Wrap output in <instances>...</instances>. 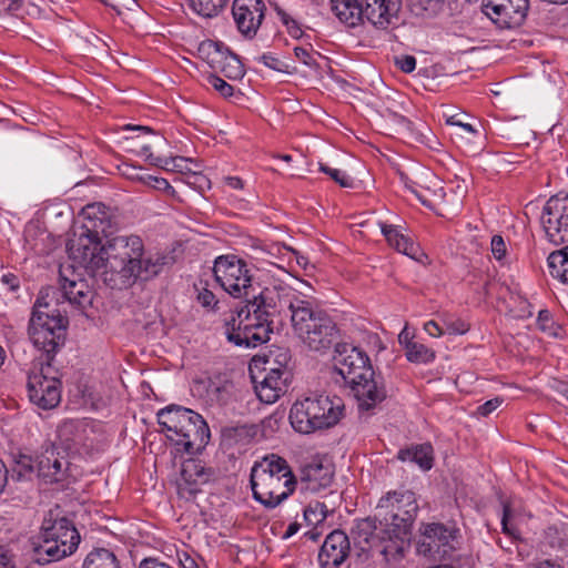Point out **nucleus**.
<instances>
[{"mask_svg":"<svg viewBox=\"0 0 568 568\" xmlns=\"http://www.w3.org/2000/svg\"><path fill=\"white\" fill-rule=\"evenodd\" d=\"M81 215L82 232L67 246L69 256L90 275L113 290H123L161 273L165 256L145 252L138 235L115 236L101 244V235H106L113 226V215L106 205L88 204Z\"/></svg>","mask_w":568,"mask_h":568,"instance_id":"nucleus-1","label":"nucleus"},{"mask_svg":"<svg viewBox=\"0 0 568 568\" xmlns=\"http://www.w3.org/2000/svg\"><path fill=\"white\" fill-rule=\"evenodd\" d=\"M215 281L235 298L245 304L225 320V335L229 342L245 348H255L270 341L272 333L270 312L263 306L266 292L274 290L280 295L283 286H261L255 283L247 264L235 255L219 256L213 266Z\"/></svg>","mask_w":568,"mask_h":568,"instance_id":"nucleus-2","label":"nucleus"},{"mask_svg":"<svg viewBox=\"0 0 568 568\" xmlns=\"http://www.w3.org/2000/svg\"><path fill=\"white\" fill-rule=\"evenodd\" d=\"M262 303L270 312L272 329L273 318L285 310L290 311L294 333L311 351L323 353L329 349L338 336L332 317L290 287H285L281 295L274 290L266 292Z\"/></svg>","mask_w":568,"mask_h":568,"instance_id":"nucleus-3","label":"nucleus"},{"mask_svg":"<svg viewBox=\"0 0 568 568\" xmlns=\"http://www.w3.org/2000/svg\"><path fill=\"white\" fill-rule=\"evenodd\" d=\"M377 514L385 526L384 532L388 535L389 544L381 549L386 561L398 560L403 557L405 540L408 539L410 528L416 518L418 506L414 493L388 491L377 504Z\"/></svg>","mask_w":568,"mask_h":568,"instance_id":"nucleus-4","label":"nucleus"},{"mask_svg":"<svg viewBox=\"0 0 568 568\" xmlns=\"http://www.w3.org/2000/svg\"><path fill=\"white\" fill-rule=\"evenodd\" d=\"M158 423L176 449L193 455L201 452L210 440V428L196 412L178 405L168 406L158 413Z\"/></svg>","mask_w":568,"mask_h":568,"instance_id":"nucleus-5","label":"nucleus"},{"mask_svg":"<svg viewBox=\"0 0 568 568\" xmlns=\"http://www.w3.org/2000/svg\"><path fill=\"white\" fill-rule=\"evenodd\" d=\"M253 497L267 508H274L295 489V477L287 462L276 455L264 457L251 470Z\"/></svg>","mask_w":568,"mask_h":568,"instance_id":"nucleus-6","label":"nucleus"},{"mask_svg":"<svg viewBox=\"0 0 568 568\" xmlns=\"http://www.w3.org/2000/svg\"><path fill=\"white\" fill-rule=\"evenodd\" d=\"M49 291H40L29 323L30 339L45 353V363H50L52 355L63 345L68 325V318L48 301Z\"/></svg>","mask_w":568,"mask_h":568,"instance_id":"nucleus-7","label":"nucleus"},{"mask_svg":"<svg viewBox=\"0 0 568 568\" xmlns=\"http://www.w3.org/2000/svg\"><path fill=\"white\" fill-rule=\"evenodd\" d=\"M40 539L33 547L32 558L39 565H47L73 554L80 534L70 519L50 510L43 519Z\"/></svg>","mask_w":568,"mask_h":568,"instance_id":"nucleus-8","label":"nucleus"},{"mask_svg":"<svg viewBox=\"0 0 568 568\" xmlns=\"http://www.w3.org/2000/svg\"><path fill=\"white\" fill-rule=\"evenodd\" d=\"M343 412L344 403L341 397L313 395L293 404L290 410V422L296 432L311 434L336 425Z\"/></svg>","mask_w":568,"mask_h":568,"instance_id":"nucleus-9","label":"nucleus"},{"mask_svg":"<svg viewBox=\"0 0 568 568\" xmlns=\"http://www.w3.org/2000/svg\"><path fill=\"white\" fill-rule=\"evenodd\" d=\"M30 400L42 409H52L61 400V382L51 363L34 365L28 377Z\"/></svg>","mask_w":568,"mask_h":568,"instance_id":"nucleus-10","label":"nucleus"},{"mask_svg":"<svg viewBox=\"0 0 568 568\" xmlns=\"http://www.w3.org/2000/svg\"><path fill=\"white\" fill-rule=\"evenodd\" d=\"M280 356L283 357L281 363L282 367H274L273 354L271 356L254 357L251 367H258L261 363L265 375L260 383L255 385V392L261 402L266 404L275 403L287 390V381L291 377V372L286 368L290 361L288 352H282Z\"/></svg>","mask_w":568,"mask_h":568,"instance_id":"nucleus-11","label":"nucleus"},{"mask_svg":"<svg viewBox=\"0 0 568 568\" xmlns=\"http://www.w3.org/2000/svg\"><path fill=\"white\" fill-rule=\"evenodd\" d=\"M333 363L336 373L348 385L365 375H373V368L366 353L347 343L335 345Z\"/></svg>","mask_w":568,"mask_h":568,"instance_id":"nucleus-12","label":"nucleus"},{"mask_svg":"<svg viewBox=\"0 0 568 568\" xmlns=\"http://www.w3.org/2000/svg\"><path fill=\"white\" fill-rule=\"evenodd\" d=\"M540 222L551 243L568 242V194L551 196L542 207Z\"/></svg>","mask_w":568,"mask_h":568,"instance_id":"nucleus-13","label":"nucleus"},{"mask_svg":"<svg viewBox=\"0 0 568 568\" xmlns=\"http://www.w3.org/2000/svg\"><path fill=\"white\" fill-rule=\"evenodd\" d=\"M529 0H483L481 11L498 28L519 27L527 14Z\"/></svg>","mask_w":568,"mask_h":568,"instance_id":"nucleus-14","label":"nucleus"},{"mask_svg":"<svg viewBox=\"0 0 568 568\" xmlns=\"http://www.w3.org/2000/svg\"><path fill=\"white\" fill-rule=\"evenodd\" d=\"M384 529H386L385 526L376 525L375 518L366 517L354 520L348 537L361 551L368 552L376 549L381 554V549L389 544L388 535Z\"/></svg>","mask_w":568,"mask_h":568,"instance_id":"nucleus-15","label":"nucleus"},{"mask_svg":"<svg viewBox=\"0 0 568 568\" xmlns=\"http://www.w3.org/2000/svg\"><path fill=\"white\" fill-rule=\"evenodd\" d=\"M266 7L262 0H234L232 14L239 31L247 39L257 33L265 16Z\"/></svg>","mask_w":568,"mask_h":568,"instance_id":"nucleus-16","label":"nucleus"},{"mask_svg":"<svg viewBox=\"0 0 568 568\" xmlns=\"http://www.w3.org/2000/svg\"><path fill=\"white\" fill-rule=\"evenodd\" d=\"M357 400L358 412L368 415L386 398V389L381 376H363L349 384Z\"/></svg>","mask_w":568,"mask_h":568,"instance_id":"nucleus-17","label":"nucleus"},{"mask_svg":"<svg viewBox=\"0 0 568 568\" xmlns=\"http://www.w3.org/2000/svg\"><path fill=\"white\" fill-rule=\"evenodd\" d=\"M69 462L64 450L53 443L42 446V452L37 459L38 476L45 483H59L64 479Z\"/></svg>","mask_w":568,"mask_h":568,"instance_id":"nucleus-18","label":"nucleus"},{"mask_svg":"<svg viewBox=\"0 0 568 568\" xmlns=\"http://www.w3.org/2000/svg\"><path fill=\"white\" fill-rule=\"evenodd\" d=\"M458 530L443 524L428 525V555L434 559L450 558L458 547Z\"/></svg>","mask_w":568,"mask_h":568,"instance_id":"nucleus-19","label":"nucleus"},{"mask_svg":"<svg viewBox=\"0 0 568 568\" xmlns=\"http://www.w3.org/2000/svg\"><path fill=\"white\" fill-rule=\"evenodd\" d=\"M212 477L213 470L205 468L201 460H185L182 465L181 478L178 483L179 494L186 499L194 497Z\"/></svg>","mask_w":568,"mask_h":568,"instance_id":"nucleus-20","label":"nucleus"},{"mask_svg":"<svg viewBox=\"0 0 568 568\" xmlns=\"http://www.w3.org/2000/svg\"><path fill=\"white\" fill-rule=\"evenodd\" d=\"M349 537L342 530L328 534L318 552V562L322 568L339 567L349 554Z\"/></svg>","mask_w":568,"mask_h":568,"instance_id":"nucleus-21","label":"nucleus"},{"mask_svg":"<svg viewBox=\"0 0 568 568\" xmlns=\"http://www.w3.org/2000/svg\"><path fill=\"white\" fill-rule=\"evenodd\" d=\"M334 467L327 459L313 458L301 470V480L307 490L313 493L331 485Z\"/></svg>","mask_w":568,"mask_h":568,"instance_id":"nucleus-22","label":"nucleus"},{"mask_svg":"<svg viewBox=\"0 0 568 568\" xmlns=\"http://www.w3.org/2000/svg\"><path fill=\"white\" fill-rule=\"evenodd\" d=\"M61 293L72 306L84 310L92 304L94 291L83 278H68L61 275Z\"/></svg>","mask_w":568,"mask_h":568,"instance_id":"nucleus-23","label":"nucleus"},{"mask_svg":"<svg viewBox=\"0 0 568 568\" xmlns=\"http://www.w3.org/2000/svg\"><path fill=\"white\" fill-rule=\"evenodd\" d=\"M362 20L369 22L378 29H386L397 12L395 2L392 0H361Z\"/></svg>","mask_w":568,"mask_h":568,"instance_id":"nucleus-24","label":"nucleus"},{"mask_svg":"<svg viewBox=\"0 0 568 568\" xmlns=\"http://www.w3.org/2000/svg\"><path fill=\"white\" fill-rule=\"evenodd\" d=\"M331 2L332 10L342 22L351 27L363 22L361 0H331Z\"/></svg>","mask_w":568,"mask_h":568,"instance_id":"nucleus-25","label":"nucleus"},{"mask_svg":"<svg viewBox=\"0 0 568 568\" xmlns=\"http://www.w3.org/2000/svg\"><path fill=\"white\" fill-rule=\"evenodd\" d=\"M381 230L388 244L396 248L398 252L404 253L405 255L417 260V251L418 248L415 246L413 242L409 241L406 236L400 234L395 226L381 223Z\"/></svg>","mask_w":568,"mask_h":568,"instance_id":"nucleus-26","label":"nucleus"},{"mask_svg":"<svg viewBox=\"0 0 568 568\" xmlns=\"http://www.w3.org/2000/svg\"><path fill=\"white\" fill-rule=\"evenodd\" d=\"M229 48L217 41H202L197 48L199 57L204 60L213 70L219 65Z\"/></svg>","mask_w":568,"mask_h":568,"instance_id":"nucleus-27","label":"nucleus"},{"mask_svg":"<svg viewBox=\"0 0 568 568\" xmlns=\"http://www.w3.org/2000/svg\"><path fill=\"white\" fill-rule=\"evenodd\" d=\"M146 161L155 166H159L169 172H179V173H187L192 172L190 164L192 160L183 158V156H171V158H162L155 156L153 153L148 154Z\"/></svg>","mask_w":568,"mask_h":568,"instance_id":"nucleus-28","label":"nucleus"},{"mask_svg":"<svg viewBox=\"0 0 568 568\" xmlns=\"http://www.w3.org/2000/svg\"><path fill=\"white\" fill-rule=\"evenodd\" d=\"M547 263L554 278L568 283V246L550 253Z\"/></svg>","mask_w":568,"mask_h":568,"instance_id":"nucleus-29","label":"nucleus"},{"mask_svg":"<svg viewBox=\"0 0 568 568\" xmlns=\"http://www.w3.org/2000/svg\"><path fill=\"white\" fill-rule=\"evenodd\" d=\"M83 568H120V565L112 551L105 548H97L88 554Z\"/></svg>","mask_w":568,"mask_h":568,"instance_id":"nucleus-30","label":"nucleus"},{"mask_svg":"<svg viewBox=\"0 0 568 568\" xmlns=\"http://www.w3.org/2000/svg\"><path fill=\"white\" fill-rule=\"evenodd\" d=\"M214 70L220 71L224 74L225 78L230 80H240L245 74V70L241 60L230 49L224 54L221 63L216 65Z\"/></svg>","mask_w":568,"mask_h":568,"instance_id":"nucleus-31","label":"nucleus"},{"mask_svg":"<svg viewBox=\"0 0 568 568\" xmlns=\"http://www.w3.org/2000/svg\"><path fill=\"white\" fill-rule=\"evenodd\" d=\"M397 458L400 462L414 463L422 470H426V447L422 444L410 445L398 450Z\"/></svg>","mask_w":568,"mask_h":568,"instance_id":"nucleus-32","label":"nucleus"},{"mask_svg":"<svg viewBox=\"0 0 568 568\" xmlns=\"http://www.w3.org/2000/svg\"><path fill=\"white\" fill-rule=\"evenodd\" d=\"M191 9L203 18H213L224 8L227 0H189Z\"/></svg>","mask_w":568,"mask_h":568,"instance_id":"nucleus-33","label":"nucleus"},{"mask_svg":"<svg viewBox=\"0 0 568 568\" xmlns=\"http://www.w3.org/2000/svg\"><path fill=\"white\" fill-rule=\"evenodd\" d=\"M331 513L332 509H329L324 503L314 501L304 510V517L308 524L317 525L324 521Z\"/></svg>","mask_w":568,"mask_h":568,"instance_id":"nucleus-34","label":"nucleus"},{"mask_svg":"<svg viewBox=\"0 0 568 568\" xmlns=\"http://www.w3.org/2000/svg\"><path fill=\"white\" fill-rule=\"evenodd\" d=\"M467 331V328L462 325V328L455 327L453 323H446L443 324L439 323L436 320L428 321V335L430 336H442L445 334H463Z\"/></svg>","mask_w":568,"mask_h":568,"instance_id":"nucleus-35","label":"nucleus"},{"mask_svg":"<svg viewBox=\"0 0 568 568\" xmlns=\"http://www.w3.org/2000/svg\"><path fill=\"white\" fill-rule=\"evenodd\" d=\"M234 389V385L232 382L224 381L223 383L216 384L212 383L210 386V395L215 398L219 403L225 404Z\"/></svg>","mask_w":568,"mask_h":568,"instance_id":"nucleus-36","label":"nucleus"},{"mask_svg":"<svg viewBox=\"0 0 568 568\" xmlns=\"http://www.w3.org/2000/svg\"><path fill=\"white\" fill-rule=\"evenodd\" d=\"M318 170L324 174H327L342 187H352L353 180L344 172L338 169H332L327 164L320 162Z\"/></svg>","mask_w":568,"mask_h":568,"instance_id":"nucleus-37","label":"nucleus"},{"mask_svg":"<svg viewBox=\"0 0 568 568\" xmlns=\"http://www.w3.org/2000/svg\"><path fill=\"white\" fill-rule=\"evenodd\" d=\"M209 83L217 91L223 98H230L234 93V89L225 80L217 75H211L207 79Z\"/></svg>","mask_w":568,"mask_h":568,"instance_id":"nucleus-38","label":"nucleus"},{"mask_svg":"<svg viewBox=\"0 0 568 568\" xmlns=\"http://www.w3.org/2000/svg\"><path fill=\"white\" fill-rule=\"evenodd\" d=\"M256 60L263 63L265 67L277 72H287L288 65L278 58L272 55L271 53H264L261 57L256 58Z\"/></svg>","mask_w":568,"mask_h":568,"instance_id":"nucleus-39","label":"nucleus"},{"mask_svg":"<svg viewBox=\"0 0 568 568\" xmlns=\"http://www.w3.org/2000/svg\"><path fill=\"white\" fill-rule=\"evenodd\" d=\"M294 54L297 60H300L303 64L314 68L316 67V55L318 53L314 52L312 49H306L302 47L294 48Z\"/></svg>","mask_w":568,"mask_h":568,"instance_id":"nucleus-40","label":"nucleus"},{"mask_svg":"<svg viewBox=\"0 0 568 568\" xmlns=\"http://www.w3.org/2000/svg\"><path fill=\"white\" fill-rule=\"evenodd\" d=\"M274 9L277 13V16L281 18L282 22L288 28L290 33L298 38L302 34L301 28L297 26V22L292 19L282 8H280L277 4L274 6Z\"/></svg>","mask_w":568,"mask_h":568,"instance_id":"nucleus-41","label":"nucleus"},{"mask_svg":"<svg viewBox=\"0 0 568 568\" xmlns=\"http://www.w3.org/2000/svg\"><path fill=\"white\" fill-rule=\"evenodd\" d=\"M14 471H17L19 478L32 474L34 471L32 457L28 455H19Z\"/></svg>","mask_w":568,"mask_h":568,"instance_id":"nucleus-42","label":"nucleus"},{"mask_svg":"<svg viewBox=\"0 0 568 568\" xmlns=\"http://www.w3.org/2000/svg\"><path fill=\"white\" fill-rule=\"evenodd\" d=\"M395 64L400 71L410 73L416 68V59L408 54L399 55L395 58Z\"/></svg>","mask_w":568,"mask_h":568,"instance_id":"nucleus-43","label":"nucleus"},{"mask_svg":"<svg viewBox=\"0 0 568 568\" xmlns=\"http://www.w3.org/2000/svg\"><path fill=\"white\" fill-rule=\"evenodd\" d=\"M197 301L203 307L206 308H214V306L217 304L215 295L206 287L199 290Z\"/></svg>","mask_w":568,"mask_h":568,"instance_id":"nucleus-44","label":"nucleus"},{"mask_svg":"<svg viewBox=\"0 0 568 568\" xmlns=\"http://www.w3.org/2000/svg\"><path fill=\"white\" fill-rule=\"evenodd\" d=\"M22 6V0H0V18L14 14L18 10H20Z\"/></svg>","mask_w":568,"mask_h":568,"instance_id":"nucleus-45","label":"nucleus"},{"mask_svg":"<svg viewBox=\"0 0 568 568\" xmlns=\"http://www.w3.org/2000/svg\"><path fill=\"white\" fill-rule=\"evenodd\" d=\"M503 403V399L499 397H495L493 399L487 400L483 405L477 407L476 414L483 417L488 416L494 410H496Z\"/></svg>","mask_w":568,"mask_h":568,"instance_id":"nucleus-46","label":"nucleus"},{"mask_svg":"<svg viewBox=\"0 0 568 568\" xmlns=\"http://www.w3.org/2000/svg\"><path fill=\"white\" fill-rule=\"evenodd\" d=\"M491 252L497 260H501L506 254V244L500 235H494L491 239Z\"/></svg>","mask_w":568,"mask_h":568,"instance_id":"nucleus-47","label":"nucleus"},{"mask_svg":"<svg viewBox=\"0 0 568 568\" xmlns=\"http://www.w3.org/2000/svg\"><path fill=\"white\" fill-rule=\"evenodd\" d=\"M423 345L412 344L406 346V357L409 362H422L423 361Z\"/></svg>","mask_w":568,"mask_h":568,"instance_id":"nucleus-48","label":"nucleus"},{"mask_svg":"<svg viewBox=\"0 0 568 568\" xmlns=\"http://www.w3.org/2000/svg\"><path fill=\"white\" fill-rule=\"evenodd\" d=\"M428 184H432L433 186V195L439 201L444 200V187L442 185L440 179L437 176V173H434L433 179L428 178Z\"/></svg>","mask_w":568,"mask_h":568,"instance_id":"nucleus-49","label":"nucleus"},{"mask_svg":"<svg viewBox=\"0 0 568 568\" xmlns=\"http://www.w3.org/2000/svg\"><path fill=\"white\" fill-rule=\"evenodd\" d=\"M415 337L414 331H412L408 325H405V327L402 329V332L398 335V341L400 345L404 347L409 346L412 344H415L413 342V338Z\"/></svg>","mask_w":568,"mask_h":568,"instance_id":"nucleus-50","label":"nucleus"},{"mask_svg":"<svg viewBox=\"0 0 568 568\" xmlns=\"http://www.w3.org/2000/svg\"><path fill=\"white\" fill-rule=\"evenodd\" d=\"M1 282L4 285H8L9 290L12 291V292H16L19 288V286H20L19 278L13 273H6V274H3L1 276Z\"/></svg>","mask_w":568,"mask_h":568,"instance_id":"nucleus-51","label":"nucleus"},{"mask_svg":"<svg viewBox=\"0 0 568 568\" xmlns=\"http://www.w3.org/2000/svg\"><path fill=\"white\" fill-rule=\"evenodd\" d=\"M0 568H14L10 552L0 546Z\"/></svg>","mask_w":568,"mask_h":568,"instance_id":"nucleus-52","label":"nucleus"},{"mask_svg":"<svg viewBox=\"0 0 568 568\" xmlns=\"http://www.w3.org/2000/svg\"><path fill=\"white\" fill-rule=\"evenodd\" d=\"M509 514H510V507L506 504V505H504V514H503V518H501L503 531L511 537H516L515 530L513 528H510L507 524Z\"/></svg>","mask_w":568,"mask_h":568,"instance_id":"nucleus-53","label":"nucleus"},{"mask_svg":"<svg viewBox=\"0 0 568 568\" xmlns=\"http://www.w3.org/2000/svg\"><path fill=\"white\" fill-rule=\"evenodd\" d=\"M538 325L542 331H548L552 325L550 314L547 311H541L538 315Z\"/></svg>","mask_w":568,"mask_h":568,"instance_id":"nucleus-54","label":"nucleus"},{"mask_svg":"<svg viewBox=\"0 0 568 568\" xmlns=\"http://www.w3.org/2000/svg\"><path fill=\"white\" fill-rule=\"evenodd\" d=\"M140 568H171L169 565L155 558H145L140 562Z\"/></svg>","mask_w":568,"mask_h":568,"instance_id":"nucleus-55","label":"nucleus"},{"mask_svg":"<svg viewBox=\"0 0 568 568\" xmlns=\"http://www.w3.org/2000/svg\"><path fill=\"white\" fill-rule=\"evenodd\" d=\"M8 483V469L4 463L0 459V494L3 491Z\"/></svg>","mask_w":568,"mask_h":568,"instance_id":"nucleus-56","label":"nucleus"},{"mask_svg":"<svg viewBox=\"0 0 568 568\" xmlns=\"http://www.w3.org/2000/svg\"><path fill=\"white\" fill-rule=\"evenodd\" d=\"M409 7L412 8V11L415 12V14H423L424 11H426V7L423 4L422 0H408Z\"/></svg>","mask_w":568,"mask_h":568,"instance_id":"nucleus-57","label":"nucleus"},{"mask_svg":"<svg viewBox=\"0 0 568 568\" xmlns=\"http://www.w3.org/2000/svg\"><path fill=\"white\" fill-rule=\"evenodd\" d=\"M153 187L158 190H170L172 189L170 183L163 178H153Z\"/></svg>","mask_w":568,"mask_h":568,"instance_id":"nucleus-58","label":"nucleus"},{"mask_svg":"<svg viewBox=\"0 0 568 568\" xmlns=\"http://www.w3.org/2000/svg\"><path fill=\"white\" fill-rule=\"evenodd\" d=\"M282 352H286L285 349L277 348L275 351H271L266 356H271L273 354V361L276 362L273 364L274 367H282L281 363L283 362V357L280 356Z\"/></svg>","mask_w":568,"mask_h":568,"instance_id":"nucleus-59","label":"nucleus"},{"mask_svg":"<svg viewBox=\"0 0 568 568\" xmlns=\"http://www.w3.org/2000/svg\"><path fill=\"white\" fill-rule=\"evenodd\" d=\"M225 181H226L227 185L231 186L232 189H242L243 187V182L237 176H227Z\"/></svg>","mask_w":568,"mask_h":568,"instance_id":"nucleus-60","label":"nucleus"},{"mask_svg":"<svg viewBox=\"0 0 568 568\" xmlns=\"http://www.w3.org/2000/svg\"><path fill=\"white\" fill-rule=\"evenodd\" d=\"M413 181H405L406 187L420 201L422 204L426 203V200L423 197V195L414 187Z\"/></svg>","mask_w":568,"mask_h":568,"instance_id":"nucleus-61","label":"nucleus"},{"mask_svg":"<svg viewBox=\"0 0 568 568\" xmlns=\"http://www.w3.org/2000/svg\"><path fill=\"white\" fill-rule=\"evenodd\" d=\"M300 529V525L297 523H292L288 525L286 531L284 532L283 538L287 539L294 536Z\"/></svg>","mask_w":568,"mask_h":568,"instance_id":"nucleus-62","label":"nucleus"},{"mask_svg":"<svg viewBox=\"0 0 568 568\" xmlns=\"http://www.w3.org/2000/svg\"><path fill=\"white\" fill-rule=\"evenodd\" d=\"M184 568H200L195 560L190 556H185L184 560H181Z\"/></svg>","mask_w":568,"mask_h":568,"instance_id":"nucleus-63","label":"nucleus"},{"mask_svg":"<svg viewBox=\"0 0 568 568\" xmlns=\"http://www.w3.org/2000/svg\"><path fill=\"white\" fill-rule=\"evenodd\" d=\"M278 420L280 419L276 416H270L263 420V426L273 428L278 424Z\"/></svg>","mask_w":568,"mask_h":568,"instance_id":"nucleus-64","label":"nucleus"}]
</instances>
